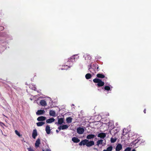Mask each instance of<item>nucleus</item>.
Masks as SVG:
<instances>
[{
  "label": "nucleus",
  "instance_id": "nucleus-32",
  "mask_svg": "<svg viewBox=\"0 0 151 151\" xmlns=\"http://www.w3.org/2000/svg\"><path fill=\"white\" fill-rule=\"evenodd\" d=\"M46 151H51V150L49 149H46Z\"/></svg>",
  "mask_w": 151,
  "mask_h": 151
},
{
  "label": "nucleus",
  "instance_id": "nucleus-18",
  "mask_svg": "<svg viewBox=\"0 0 151 151\" xmlns=\"http://www.w3.org/2000/svg\"><path fill=\"white\" fill-rule=\"evenodd\" d=\"M103 140L102 139H100L98 140L97 142L96 145L98 146H99V145H101L103 144Z\"/></svg>",
  "mask_w": 151,
  "mask_h": 151
},
{
  "label": "nucleus",
  "instance_id": "nucleus-13",
  "mask_svg": "<svg viewBox=\"0 0 151 151\" xmlns=\"http://www.w3.org/2000/svg\"><path fill=\"white\" fill-rule=\"evenodd\" d=\"M64 118H60L58 119V123L59 124H61L64 122Z\"/></svg>",
  "mask_w": 151,
  "mask_h": 151
},
{
  "label": "nucleus",
  "instance_id": "nucleus-39",
  "mask_svg": "<svg viewBox=\"0 0 151 151\" xmlns=\"http://www.w3.org/2000/svg\"><path fill=\"white\" fill-rule=\"evenodd\" d=\"M42 150V151H45L44 150Z\"/></svg>",
  "mask_w": 151,
  "mask_h": 151
},
{
  "label": "nucleus",
  "instance_id": "nucleus-20",
  "mask_svg": "<svg viewBox=\"0 0 151 151\" xmlns=\"http://www.w3.org/2000/svg\"><path fill=\"white\" fill-rule=\"evenodd\" d=\"M45 124V122H37V126L40 127L42 126L43 125Z\"/></svg>",
  "mask_w": 151,
  "mask_h": 151
},
{
  "label": "nucleus",
  "instance_id": "nucleus-7",
  "mask_svg": "<svg viewBox=\"0 0 151 151\" xmlns=\"http://www.w3.org/2000/svg\"><path fill=\"white\" fill-rule=\"evenodd\" d=\"M122 148V146L120 144H118L116 147V151H119Z\"/></svg>",
  "mask_w": 151,
  "mask_h": 151
},
{
  "label": "nucleus",
  "instance_id": "nucleus-17",
  "mask_svg": "<svg viewBox=\"0 0 151 151\" xmlns=\"http://www.w3.org/2000/svg\"><path fill=\"white\" fill-rule=\"evenodd\" d=\"M50 115L51 116H55V112L54 111L50 110L49 112Z\"/></svg>",
  "mask_w": 151,
  "mask_h": 151
},
{
  "label": "nucleus",
  "instance_id": "nucleus-38",
  "mask_svg": "<svg viewBox=\"0 0 151 151\" xmlns=\"http://www.w3.org/2000/svg\"><path fill=\"white\" fill-rule=\"evenodd\" d=\"M132 151H136V150L135 149H134Z\"/></svg>",
  "mask_w": 151,
  "mask_h": 151
},
{
  "label": "nucleus",
  "instance_id": "nucleus-23",
  "mask_svg": "<svg viewBox=\"0 0 151 151\" xmlns=\"http://www.w3.org/2000/svg\"><path fill=\"white\" fill-rule=\"evenodd\" d=\"M116 137H111V143H114L116 140Z\"/></svg>",
  "mask_w": 151,
  "mask_h": 151
},
{
  "label": "nucleus",
  "instance_id": "nucleus-24",
  "mask_svg": "<svg viewBox=\"0 0 151 151\" xmlns=\"http://www.w3.org/2000/svg\"><path fill=\"white\" fill-rule=\"evenodd\" d=\"M62 127V129L64 130L67 129L68 127V126L67 125H63L61 126Z\"/></svg>",
  "mask_w": 151,
  "mask_h": 151
},
{
  "label": "nucleus",
  "instance_id": "nucleus-10",
  "mask_svg": "<svg viewBox=\"0 0 151 151\" xmlns=\"http://www.w3.org/2000/svg\"><path fill=\"white\" fill-rule=\"evenodd\" d=\"M40 103V105L42 106H46L47 104L46 101L44 100H41Z\"/></svg>",
  "mask_w": 151,
  "mask_h": 151
},
{
  "label": "nucleus",
  "instance_id": "nucleus-29",
  "mask_svg": "<svg viewBox=\"0 0 151 151\" xmlns=\"http://www.w3.org/2000/svg\"><path fill=\"white\" fill-rule=\"evenodd\" d=\"M27 149L28 150V151H34V150L31 147L28 148Z\"/></svg>",
  "mask_w": 151,
  "mask_h": 151
},
{
  "label": "nucleus",
  "instance_id": "nucleus-21",
  "mask_svg": "<svg viewBox=\"0 0 151 151\" xmlns=\"http://www.w3.org/2000/svg\"><path fill=\"white\" fill-rule=\"evenodd\" d=\"M72 120V118L70 117H68L66 118V121L68 123H70L71 122Z\"/></svg>",
  "mask_w": 151,
  "mask_h": 151
},
{
  "label": "nucleus",
  "instance_id": "nucleus-19",
  "mask_svg": "<svg viewBox=\"0 0 151 151\" xmlns=\"http://www.w3.org/2000/svg\"><path fill=\"white\" fill-rule=\"evenodd\" d=\"M91 75L90 73H89L86 74L85 76V77L87 79H88L91 78Z\"/></svg>",
  "mask_w": 151,
  "mask_h": 151
},
{
  "label": "nucleus",
  "instance_id": "nucleus-15",
  "mask_svg": "<svg viewBox=\"0 0 151 151\" xmlns=\"http://www.w3.org/2000/svg\"><path fill=\"white\" fill-rule=\"evenodd\" d=\"M45 112V111L44 110H38L36 114L37 115H40L44 113Z\"/></svg>",
  "mask_w": 151,
  "mask_h": 151
},
{
  "label": "nucleus",
  "instance_id": "nucleus-16",
  "mask_svg": "<svg viewBox=\"0 0 151 151\" xmlns=\"http://www.w3.org/2000/svg\"><path fill=\"white\" fill-rule=\"evenodd\" d=\"M95 135L93 134H90L88 135L86 137V138L88 139H91L93 138Z\"/></svg>",
  "mask_w": 151,
  "mask_h": 151
},
{
  "label": "nucleus",
  "instance_id": "nucleus-5",
  "mask_svg": "<svg viewBox=\"0 0 151 151\" xmlns=\"http://www.w3.org/2000/svg\"><path fill=\"white\" fill-rule=\"evenodd\" d=\"M77 56V55H74L69 58L68 61L70 62H73L75 61L76 59L75 56Z\"/></svg>",
  "mask_w": 151,
  "mask_h": 151
},
{
  "label": "nucleus",
  "instance_id": "nucleus-26",
  "mask_svg": "<svg viewBox=\"0 0 151 151\" xmlns=\"http://www.w3.org/2000/svg\"><path fill=\"white\" fill-rule=\"evenodd\" d=\"M104 89L107 91H109L110 89V88L109 86H105L104 88Z\"/></svg>",
  "mask_w": 151,
  "mask_h": 151
},
{
  "label": "nucleus",
  "instance_id": "nucleus-12",
  "mask_svg": "<svg viewBox=\"0 0 151 151\" xmlns=\"http://www.w3.org/2000/svg\"><path fill=\"white\" fill-rule=\"evenodd\" d=\"M55 119L54 118H51L46 120V122L47 123H50L54 122Z\"/></svg>",
  "mask_w": 151,
  "mask_h": 151
},
{
  "label": "nucleus",
  "instance_id": "nucleus-14",
  "mask_svg": "<svg viewBox=\"0 0 151 151\" xmlns=\"http://www.w3.org/2000/svg\"><path fill=\"white\" fill-rule=\"evenodd\" d=\"M72 140L75 143H78L80 141V139L78 138L75 137H73Z\"/></svg>",
  "mask_w": 151,
  "mask_h": 151
},
{
  "label": "nucleus",
  "instance_id": "nucleus-37",
  "mask_svg": "<svg viewBox=\"0 0 151 151\" xmlns=\"http://www.w3.org/2000/svg\"><path fill=\"white\" fill-rule=\"evenodd\" d=\"M0 124H3V125H4V123H3L2 122H0Z\"/></svg>",
  "mask_w": 151,
  "mask_h": 151
},
{
  "label": "nucleus",
  "instance_id": "nucleus-33",
  "mask_svg": "<svg viewBox=\"0 0 151 151\" xmlns=\"http://www.w3.org/2000/svg\"><path fill=\"white\" fill-rule=\"evenodd\" d=\"M96 69L97 70H100V69H99V67H97Z\"/></svg>",
  "mask_w": 151,
  "mask_h": 151
},
{
  "label": "nucleus",
  "instance_id": "nucleus-25",
  "mask_svg": "<svg viewBox=\"0 0 151 151\" xmlns=\"http://www.w3.org/2000/svg\"><path fill=\"white\" fill-rule=\"evenodd\" d=\"M113 149V147L111 146L108 148H107L106 150H105L106 151H112Z\"/></svg>",
  "mask_w": 151,
  "mask_h": 151
},
{
  "label": "nucleus",
  "instance_id": "nucleus-28",
  "mask_svg": "<svg viewBox=\"0 0 151 151\" xmlns=\"http://www.w3.org/2000/svg\"><path fill=\"white\" fill-rule=\"evenodd\" d=\"M15 133L16 134L18 135L20 137V134L19 133L17 130L15 131Z\"/></svg>",
  "mask_w": 151,
  "mask_h": 151
},
{
  "label": "nucleus",
  "instance_id": "nucleus-1",
  "mask_svg": "<svg viewBox=\"0 0 151 151\" xmlns=\"http://www.w3.org/2000/svg\"><path fill=\"white\" fill-rule=\"evenodd\" d=\"M96 77L98 78H95L93 80V81L95 83H97L96 85L98 87H102L104 85V81L99 78H105V76L103 74L98 73L96 75Z\"/></svg>",
  "mask_w": 151,
  "mask_h": 151
},
{
  "label": "nucleus",
  "instance_id": "nucleus-27",
  "mask_svg": "<svg viewBox=\"0 0 151 151\" xmlns=\"http://www.w3.org/2000/svg\"><path fill=\"white\" fill-rule=\"evenodd\" d=\"M131 148L129 147H128L125 149L124 151H131Z\"/></svg>",
  "mask_w": 151,
  "mask_h": 151
},
{
  "label": "nucleus",
  "instance_id": "nucleus-11",
  "mask_svg": "<svg viewBox=\"0 0 151 151\" xmlns=\"http://www.w3.org/2000/svg\"><path fill=\"white\" fill-rule=\"evenodd\" d=\"M40 143V140L39 139H38L36 141L35 144V147L36 148L38 147Z\"/></svg>",
  "mask_w": 151,
  "mask_h": 151
},
{
  "label": "nucleus",
  "instance_id": "nucleus-9",
  "mask_svg": "<svg viewBox=\"0 0 151 151\" xmlns=\"http://www.w3.org/2000/svg\"><path fill=\"white\" fill-rule=\"evenodd\" d=\"M46 119V117L44 116H40L38 117L37 120L38 121H43L45 120Z\"/></svg>",
  "mask_w": 151,
  "mask_h": 151
},
{
  "label": "nucleus",
  "instance_id": "nucleus-6",
  "mask_svg": "<svg viewBox=\"0 0 151 151\" xmlns=\"http://www.w3.org/2000/svg\"><path fill=\"white\" fill-rule=\"evenodd\" d=\"M37 135V130L36 129H34L33 130L32 133V137L34 139H35Z\"/></svg>",
  "mask_w": 151,
  "mask_h": 151
},
{
  "label": "nucleus",
  "instance_id": "nucleus-30",
  "mask_svg": "<svg viewBox=\"0 0 151 151\" xmlns=\"http://www.w3.org/2000/svg\"><path fill=\"white\" fill-rule=\"evenodd\" d=\"M4 29V27H3L2 26H1L0 27V31H2V30H3Z\"/></svg>",
  "mask_w": 151,
  "mask_h": 151
},
{
  "label": "nucleus",
  "instance_id": "nucleus-2",
  "mask_svg": "<svg viewBox=\"0 0 151 151\" xmlns=\"http://www.w3.org/2000/svg\"><path fill=\"white\" fill-rule=\"evenodd\" d=\"M94 145V142L93 141H89L88 140L85 139L81 141L79 143V145H86L87 147H89Z\"/></svg>",
  "mask_w": 151,
  "mask_h": 151
},
{
  "label": "nucleus",
  "instance_id": "nucleus-3",
  "mask_svg": "<svg viewBox=\"0 0 151 151\" xmlns=\"http://www.w3.org/2000/svg\"><path fill=\"white\" fill-rule=\"evenodd\" d=\"M84 132V129L83 128L79 127L77 129V132L79 134H83Z\"/></svg>",
  "mask_w": 151,
  "mask_h": 151
},
{
  "label": "nucleus",
  "instance_id": "nucleus-35",
  "mask_svg": "<svg viewBox=\"0 0 151 151\" xmlns=\"http://www.w3.org/2000/svg\"><path fill=\"white\" fill-rule=\"evenodd\" d=\"M93 149L94 150H98L95 147L93 148Z\"/></svg>",
  "mask_w": 151,
  "mask_h": 151
},
{
  "label": "nucleus",
  "instance_id": "nucleus-36",
  "mask_svg": "<svg viewBox=\"0 0 151 151\" xmlns=\"http://www.w3.org/2000/svg\"><path fill=\"white\" fill-rule=\"evenodd\" d=\"M56 132L57 133H58L59 132V131L58 130H56Z\"/></svg>",
  "mask_w": 151,
  "mask_h": 151
},
{
  "label": "nucleus",
  "instance_id": "nucleus-22",
  "mask_svg": "<svg viewBox=\"0 0 151 151\" xmlns=\"http://www.w3.org/2000/svg\"><path fill=\"white\" fill-rule=\"evenodd\" d=\"M89 71L91 73H93L95 71V70L92 68L91 66H90V68L88 69Z\"/></svg>",
  "mask_w": 151,
  "mask_h": 151
},
{
  "label": "nucleus",
  "instance_id": "nucleus-34",
  "mask_svg": "<svg viewBox=\"0 0 151 151\" xmlns=\"http://www.w3.org/2000/svg\"><path fill=\"white\" fill-rule=\"evenodd\" d=\"M144 113L145 114L146 113V110L145 109L144 110Z\"/></svg>",
  "mask_w": 151,
  "mask_h": 151
},
{
  "label": "nucleus",
  "instance_id": "nucleus-31",
  "mask_svg": "<svg viewBox=\"0 0 151 151\" xmlns=\"http://www.w3.org/2000/svg\"><path fill=\"white\" fill-rule=\"evenodd\" d=\"M58 129L60 131L61 129H62V127L61 126H60L58 127Z\"/></svg>",
  "mask_w": 151,
  "mask_h": 151
},
{
  "label": "nucleus",
  "instance_id": "nucleus-4",
  "mask_svg": "<svg viewBox=\"0 0 151 151\" xmlns=\"http://www.w3.org/2000/svg\"><path fill=\"white\" fill-rule=\"evenodd\" d=\"M106 133L103 132H101L99 133L97 136L99 137H100L101 138L103 139L104 138L106 137Z\"/></svg>",
  "mask_w": 151,
  "mask_h": 151
},
{
  "label": "nucleus",
  "instance_id": "nucleus-8",
  "mask_svg": "<svg viewBox=\"0 0 151 151\" xmlns=\"http://www.w3.org/2000/svg\"><path fill=\"white\" fill-rule=\"evenodd\" d=\"M45 131L47 134H50V127L48 125H47L46 127Z\"/></svg>",
  "mask_w": 151,
  "mask_h": 151
}]
</instances>
